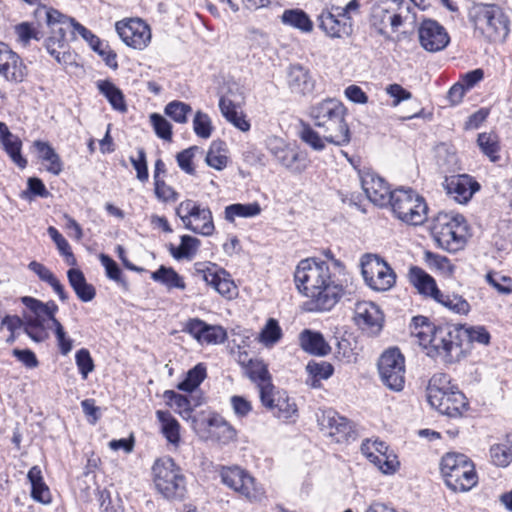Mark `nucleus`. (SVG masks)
Segmentation results:
<instances>
[{"label":"nucleus","mask_w":512,"mask_h":512,"mask_svg":"<svg viewBox=\"0 0 512 512\" xmlns=\"http://www.w3.org/2000/svg\"><path fill=\"white\" fill-rule=\"evenodd\" d=\"M294 281L298 291L309 298L305 304L309 311L332 309L344 291L329 264L316 258H306L298 263Z\"/></svg>","instance_id":"obj_1"},{"label":"nucleus","mask_w":512,"mask_h":512,"mask_svg":"<svg viewBox=\"0 0 512 512\" xmlns=\"http://www.w3.org/2000/svg\"><path fill=\"white\" fill-rule=\"evenodd\" d=\"M346 108L335 98H327L310 108L314 126L330 144L345 146L351 140L350 129L345 121Z\"/></svg>","instance_id":"obj_2"},{"label":"nucleus","mask_w":512,"mask_h":512,"mask_svg":"<svg viewBox=\"0 0 512 512\" xmlns=\"http://www.w3.org/2000/svg\"><path fill=\"white\" fill-rule=\"evenodd\" d=\"M411 335L419 340V344L428 350L427 355L439 358L445 364H453L460 360L461 330L454 324L438 325L434 332H426L417 327L410 328Z\"/></svg>","instance_id":"obj_3"},{"label":"nucleus","mask_w":512,"mask_h":512,"mask_svg":"<svg viewBox=\"0 0 512 512\" xmlns=\"http://www.w3.org/2000/svg\"><path fill=\"white\" fill-rule=\"evenodd\" d=\"M449 385L446 374H434L427 386V400L439 413L457 418L468 409V401L461 391Z\"/></svg>","instance_id":"obj_4"},{"label":"nucleus","mask_w":512,"mask_h":512,"mask_svg":"<svg viewBox=\"0 0 512 512\" xmlns=\"http://www.w3.org/2000/svg\"><path fill=\"white\" fill-rule=\"evenodd\" d=\"M432 235L440 248L455 253L467 243L468 224L460 214L439 213L434 220Z\"/></svg>","instance_id":"obj_5"},{"label":"nucleus","mask_w":512,"mask_h":512,"mask_svg":"<svg viewBox=\"0 0 512 512\" xmlns=\"http://www.w3.org/2000/svg\"><path fill=\"white\" fill-rule=\"evenodd\" d=\"M440 470L446 485L454 492H467L478 482L474 463L461 453H446Z\"/></svg>","instance_id":"obj_6"},{"label":"nucleus","mask_w":512,"mask_h":512,"mask_svg":"<svg viewBox=\"0 0 512 512\" xmlns=\"http://www.w3.org/2000/svg\"><path fill=\"white\" fill-rule=\"evenodd\" d=\"M156 490L168 500H182L186 494V479L171 457H162L152 466Z\"/></svg>","instance_id":"obj_7"},{"label":"nucleus","mask_w":512,"mask_h":512,"mask_svg":"<svg viewBox=\"0 0 512 512\" xmlns=\"http://www.w3.org/2000/svg\"><path fill=\"white\" fill-rule=\"evenodd\" d=\"M388 205L400 220L408 224L420 225L426 220L428 208L425 200L412 188L393 190Z\"/></svg>","instance_id":"obj_8"},{"label":"nucleus","mask_w":512,"mask_h":512,"mask_svg":"<svg viewBox=\"0 0 512 512\" xmlns=\"http://www.w3.org/2000/svg\"><path fill=\"white\" fill-rule=\"evenodd\" d=\"M412 5L408 0H379L374 5L371 14V24L381 35L391 27L395 32L411 18Z\"/></svg>","instance_id":"obj_9"},{"label":"nucleus","mask_w":512,"mask_h":512,"mask_svg":"<svg viewBox=\"0 0 512 512\" xmlns=\"http://www.w3.org/2000/svg\"><path fill=\"white\" fill-rule=\"evenodd\" d=\"M360 13V2L351 0L345 7L332 6L318 16L319 28L329 37L341 38L352 33V14Z\"/></svg>","instance_id":"obj_10"},{"label":"nucleus","mask_w":512,"mask_h":512,"mask_svg":"<svg viewBox=\"0 0 512 512\" xmlns=\"http://www.w3.org/2000/svg\"><path fill=\"white\" fill-rule=\"evenodd\" d=\"M176 215L181 219L184 227L193 233L211 236L215 231L212 212L199 202L186 199L176 207Z\"/></svg>","instance_id":"obj_11"},{"label":"nucleus","mask_w":512,"mask_h":512,"mask_svg":"<svg viewBox=\"0 0 512 512\" xmlns=\"http://www.w3.org/2000/svg\"><path fill=\"white\" fill-rule=\"evenodd\" d=\"M482 34L490 42H504L510 32V19L498 5H484L478 12Z\"/></svg>","instance_id":"obj_12"},{"label":"nucleus","mask_w":512,"mask_h":512,"mask_svg":"<svg viewBox=\"0 0 512 512\" xmlns=\"http://www.w3.org/2000/svg\"><path fill=\"white\" fill-rule=\"evenodd\" d=\"M362 275L366 284L375 291H387L396 283V274L380 256L366 254L361 260Z\"/></svg>","instance_id":"obj_13"},{"label":"nucleus","mask_w":512,"mask_h":512,"mask_svg":"<svg viewBox=\"0 0 512 512\" xmlns=\"http://www.w3.org/2000/svg\"><path fill=\"white\" fill-rule=\"evenodd\" d=\"M267 149L278 164L292 174H301L308 165L307 154L297 147L286 144L282 139L273 137L267 142Z\"/></svg>","instance_id":"obj_14"},{"label":"nucleus","mask_w":512,"mask_h":512,"mask_svg":"<svg viewBox=\"0 0 512 512\" xmlns=\"http://www.w3.org/2000/svg\"><path fill=\"white\" fill-rule=\"evenodd\" d=\"M380 377L384 385L401 391L405 384V360L398 348L385 351L378 362Z\"/></svg>","instance_id":"obj_15"},{"label":"nucleus","mask_w":512,"mask_h":512,"mask_svg":"<svg viewBox=\"0 0 512 512\" xmlns=\"http://www.w3.org/2000/svg\"><path fill=\"white\" fill-rule=\"evenodd\" d=\"M221 479L225 485L249 500H258L263 495V491L256 485L255 479L240 467L223 468Z\"/></svg>","instance_id":"obj_16"},{"label":"nucleus","mask_w":512,"mask_h":512,"mask_svg":"<svg viewBox=\"0 0 512 512\" xmlns=\"http://www.w3.org/2000/svg\"><path fill=\"white\" fill-rule=\"evenodd\" d=\"M321 431L334 438L337 443L356 439V433L347 418L340 416L334 410L323 411L318 416Z\"/></svg>","instance_id":"obj_17"},{"label":"nucleus","mask_w":512,"mask_h":512,"mask_svg":"<svg viewBox=\"0 0 512 512\" xmlns=\"http://www.w3.org/2000/svg\"><path fill=\"white\" fill-rule=\"evenodd\" d=\"M354 320L362 331L377 336L383 329L384 314L375 303L360 301L355 304Z\"/></svg>","instance_id":"obj_18"},{"label":"nucleus","mask_w":512,"mask_h":512,"mask_svg":"<svg viewBox=\"0 0 512 512\" xmlns=\"http://www.w3.org/2000/svg\"><path fill=\"white\" fill-rule=\"evenodd\" d=\"M266 389L264 388L260 400L262 405L270 410L275 417L281 420H289L297 416V405L286 391L276 390L275 386L272 391Z\"/></svg>","instance_id":"obj_19"},{"label":"nucleus","mask_w":512,"mask_h":512,"mask_svg":"<svg viewBox=\"0 0 512 512\" xmlns=\"http://www.w3.org/2000/svg\"><path fill=\"white\" fill-rule=\"evenodd\" d=\"M116 31L122 41L134 49H144L151 40L149 26L140 19L117 22Z\"/></svg>","instance_id":"obj_20"},{"label":"nucleus","mask_w":512,"mask_h":512,"mask_svg":"<svg viewBox=\"0 0 512 512\" xmlns=\"http://www.w3.org/2000/svg\"><path fill=\"white\" fill-rule=\"evenodd\" d=\"M195 271L203 281L212 286L220 295L228 298L233 297L236 286L225 270H218L215 264L196 263Z\"/></svg>","instance_id":"obj_21"},{"label":"nucleus","mask_w":512,"mask_h":512,"mask_svg":"<svg viewBox=\"0 0 512 512\" xmlns=\"http://www.w3.org/2000/svg\"><path fill=\"white\" fill-rule=\"evenodd\" d=\"M360 180L367 198L372 203L380 207L388 206L393 191L384 178L367 170L360 172Z\"/></svg>","instance_id":"obj_22"},{"label":"nucleus","mask_w":512,"mask_h":512,"mask_svg":"<svg viewBox=\"0 0 512 512\" xmlns=\"http://www.w3.org/2000/svg\"><path fill=\"white\" fill-rule=\"evenodd\" d=\"M422 47L429 52L443 50L450 41L445 28L432 19L424 20L418 30Z\"/></svg>","instance_id":"obj_23"},{"label":"nucleus","mask_w":512,"mask_h":512,"mask_svg":"<svg viewBox=\"0 0 512 512\" xmlns=\"http://www.w3.org/2000/svg\"><path fill=\"white\" fill-rule=\"evenodd\" d=\"M0 74L10 82L20 83L27 75V67L20 56L0 42Z\"/></svg>","instance_id":"obj_24"},{"label":"nucleus","mask_w":512,"mask_h":512,"mask_svg":"<svg viewBox=\"0 0 512 512\" xmlns=\"http://www.w3.org/2000/svg\"><path fill=\"white\" fill-rule=\"evenodd\" d=\"M443 187L446 193L456 202L465 204L480 189V184L471 176L461 174L446 177Z\"/></svg>","instance_id":"obj_25"},{"label":"nucleus","mask_w":512,"mask_h":512,"mask_svg":"<svg viewBox=\"0 0 512 512\" xmlns=\"http://www.w3.org/2000/svg\"><path fill=\"white\" fill-rule=\"evenodd\" d=\"M287 85L292 93L305 96L313 92L315 80L309 69L300 64H292L287 70Z\"/></svg>","instance_id":"obj_26"},{"label":"nucleus","mask_w":512,"mask_h":512,"mask_svg":"<svg viewBox=\"0 0 512 512\" xmlns=\"http://www.w3.org/2000/svg\"><path fill=\"white\" fill-rule=\"evenodd\" d=\"M240 363L245 368V373L249 379L257 384L260 397H262L264 388H267L268 391L273 390L274 385L271 382L270 373L263 361L250 359L247 363L244 361H240Z\"/></svg>","instance_id":"obj_27"},{"label":"nucleus","mask_w":512,"mask_h":512,"mask_svg":"<svg viewBox=\"0 0 512 512\" xmlns=\"http://www.w3.org/2000/svg\"><path fill=\"white\" fill-rule=\"evenodd\" d=\"M410 283L420 294L430 296L433 299L439 295V289L432 276L418 266H412L408 273Z\"/></svg>","instance_id":"obj_28"},{"label":"nucleus","mask_w":512,"mask_h":512,"mask_svg":"<svg viewBox=\"0 0 512 512\" xmlns=\"http://www.w3.org/2000/svg\"><path fill=\"white\" fill-rule=\"evenodd\" d=\"M299 341L301 348L313 355L325 356L331 350L320 332L305 329L300 333Z\"/></svg>","instance_id":"obj_29"},{"label":"nucleus","mask_w":512,"mask_h":512,"mask_svg":"<svg viewBox=\"0 0 512 512\" xmlns=\"http://www.w3.org/2000/svg\"><path fill=\"white\" fill-rule=\"evenodd\" d=\"M67 277L70 286L81 301L90 302L95 298L96 290L94 286L86 281V278L80 269H69L67 271Z\"/></svg>","instance_id":"obj_30"},{"label":"nucleus","mask_w":512,"mask_h":512,"mask_svg":"<svg viewBox=\"0 0 512 512\" xmlns=\"http://www.w3.org/2000/svg\"><path fill=\"white\" fill-rule=\"evenodd\" d=\"M33 146L38 153V157L49 163L46 170L53 175H59L63 170V162L55 149L48 142L41 140L34 141Z\"/></svg>","instance_id":"obj_31"},{"label":"nucleus","mask_w":512,"mask_h":512,"mask_svg":"<svg viewBox=\"0 0 512 512\" xmlns=\"http://www.w3.org/2000/svg\"><path fill=\"white\" fill-rule=\"evenodd\" d=\"M27 478L31 483V497L37 502L49 503L51 501V494L48 486L43 481L41 469L38 466L31 467Z\"/></svg>","instance_id":"obj_32"},{"label":"nucleus","mask_w":512,"mask_h":512,"mask_svg":"<svg viewBox=\"0 0 512 512\" xmlns=\"http://www.w3.org/2000/svg\"><path fill=\"white\" fill-rule=\"evenodd\" d=\"M158 421L161 423V432L166 440L178 446L180 443V424L169 411H156Z\"/></svg>","instance_id":"obj_33"},{"label":"nucleus","mask_w":512,"mask_h":512,"mask_svg":"<svg viewBox=\"0 0 512 512\" xmlns=\"http://www.w3.org/2000/svg\"><path fill=\"white\" fill-rule=\"evenodd\" d=\"M281 22L304 33H310L313 30V22L310 17L299 8L286 9L281 15Z\"/></svg>","instance_id":"obj_34"},{"label":"nucleus","mask_w":512,"mask_h":512,"mask_svg":"<svg viewBox=\"0 0 512 512\" xmlns=\"http://www.w3.org/2000/svg\"><path fill=\"white\" fill-rule=\"evenodd\" d=\"M219 108L225 119L236 128L242 132L250 130V123L246 120L245 115L237 110L236 105L230 99L221 97Z\"/></svg>","instance_id":"obj_35"},{"label":"nucleus","mask_w":512,"mask_h":512,"mask_svg":"<svg viewBox=\"0 0 512 512\" xmlns=\"http://www.w3.org/2000/svg\"><path fill=\"white\" fill-rule=\"evenodd\" d=\"M362 452L367 456L369 461L373 463L382 473L393 474L399 467V461L396 455L390 453L376 454L374 452H368L369 447L367 444H363L361 447Z\"/></svg>","instance_id":"obj_36"},{"label":"nucleus","mask_w":512,"mask_h":512,"mask_svg":"<svg viewBox=\"0 0 512 512\" xmlns=\"http://www.w3.org/2000/svg\"><path fill=\"white\" fill-rule=\"evenodd\" d=\"M151 278L158 282L167 289H180L184 290L186 288L183 277L180 276L172 267H166L161 265L156 271L152 272Z\"/></svg>","instance_id":"obj_37"},{"label":"nucleus","mask_w":512,"mask_h":512,"mask_svg":"<svg viewBox=\"0 0 512 512\" xmlns=\"http://www.w3.org/2000/svg\"><path fill=\"white\" fill-rule=\"evenodd\" d=\"M490 458L494 465L507 467L512 462V437L506 435L502 442L490 447Z\"/></svg>","instance_id":"obj_38"},{"label":"nucleus","mask_w":512,"mask_h":512,"mask_svg":"<svg viewBox=\"0 0 512 512\" xmlns=\"http://www.w3.org/2000/svg\"><path fill=\"white\" fill-rule=\"evenodd\" d=\"M97 87L115 110L120 112L127 110L124 95L114 83L109 80H100L97 82Z\"/></svg>","instance_id":"obj_39"},{"label":"nucleus","mask_w":512,"mask_h":512,"mask_svg":"<svg viewBox=\"0 0 512 512\" xmlns=\"http://www.w3.org/2000/svg\"><path fill=\"white\" fill-rule=\"evenodd\" d=\"M200 246V240L190 235L181 236V243L178 247L169 245V252L176 260L192 259Z\"/></svg>","instance_id":"obj_40"},{"label":"nucleus","mask_w":512,"mask_h":512,"mask_svg":"<svg viewBox=\"0 0 512 512\" xmlns=\"http://www.w3.org/2000/svg\"><path fill=\"white\" fill-rule=\"evenodd\" d=\"M306 370L310 376V379L307 380V383L313 388L319 387L320 380L328 379L334 372L333 366L326 361H310L306 366Z\"/></svg>","instance_id":"obj_41"},{"label":"nucleus","mask_w":512,"mask_h":512,"mask_svg":"<svg viewBox=\"0 0 512 512\" xmlns=\"http://www.w3.org/2000/svg\"><path fill=\"white\" fill-rule=\"evenodd\" d=\"M261 207L257 202L253 203H236L225 207V219L228 222H234L236 217L249 218L259 215Z\"/></svg>","instance_id":"obj_42"},{"label":"nucleus","mask_w":512,"mask_h":512,"mask_svg":"<svg viewBox=\"0 0 512 512\" xmlns=\"http://www.w3.org/2000/svg\"><path fill=\"white\" fill-rule=\"evenodd\" d=\"M164 398L166 399L167 405L174 408L175 412L179 413L184 419H189L192 414L191 402L187 396L176 393L173 390H166L164 392Z\"/></svg>","instance_id":"obj_43"},{"label":"nucleus","mask_w":512,"mask_h":512,"mask_svg":"<svg viewBox=\"0 0 512 512\" xmlns=\"http://www.w3.org/2000/svg\"><path fill=\"white\" fill-rule=\"evenodd\" d=\"M477 144L482 153L492 162H497L500 159L498 155L500 145L496 134L487 132L480 133L477 138Z\"/></svg>","instance_id":"obj_44"},{"label":"nucleus","mask_w":512,"mask_h":512,"mask_svg":"<svg viewBox=\"0 0 512 512\" xmlns=\"http://www.w3.org/2000/svg\"><path fill=\"white\" fill-rule=\"evenodd\" d=\"M205 377V367L202 364H198L188 371L185 379L177 385V388L181 391L192 392L203 382Z\"/></svg>","instance_id":"obj_45"},{"label":"nucleus","mask_w":512,"mask_h":512,"mask_svg":"<svg viewBox=\"0 0 512 512\" xmlns=\"http://www.w3.org/2000/svg\"><path fill=\"white\" fill-rule=\"evenodd\" d=\"M209 426L214 428L212 435L221 443L226 444L236 437L235 429L222 418H210Z\"/></svg>","instance_id":"obj_46"},{"label":"nucleus","mask_w":512,"mask_h":512,"mask_svg":"<svg viewBox=\"0 0 512 512\" xmlns=\"http://www.w3.org/2000/svg\"><path fill=\"white\" fill-rule=\"evenodd\" d=\"M439 295L440 296L437 295L434 300L453 312L458 314H467L470 311L469 303L462 296L456 294H443L441 291H439Z\"/></svg>","instance_id":"obj_47"},{"label":"nucleus","mask_w":512,"mask_h":512,"mask_svg":"<svg viewBox=\"0 0 512 512\" xmlns=\"http://www.w3.org/2000/svg\"><path fill=\"white\" fill-rule=\"evenodd\" d=\"M1 145L19 168L24 169L27 166V160L21 155L22 142L18 136L13 135L8 140L1 142Z\"/></svg>","instance_id":"obj_48"},{"label":"nucleus","mask_w":512,"mask_h":512,"mask_svg":"<svg viewBox=\"0 0 512 512\" xmlns=\"http://www.w3.org/2000/svg\"><path fill=\"white\" fill-rule=\"evenodd\" d=\"M300 138L304 143L316 151H322L325 148V142H327L323 138L321 131H315L309 124H303L300 132Z\"/></svg>","instance_id":"obj_49"},{"label":"nucleus","mask_w":512,"mask_h":512,"mask_svg":"<svg viewBox=\"0 0 512 512\" xmlns=\"http://www.w3.org/2000/svg\"><path fill=\"white\" fill-rule=\"evenodd\" d=\"M457 328L461 330L460 333V349L463 351L462 348V339L464 336H466L469 341L471 342H477L479 344L487 345L490 342V334L489 332L482 326L478 327H471V328H464L461 325H456Z\"/></svg>","instance_id":"obj_50"},{"label":"nucleus","mask_w":512,"mask_h":512,"mask_svg":"<svg viewBox=\"0 0 512 512\" xmlns=\"http://www.w3.org/2000/svg\"><path fill=\"white\" fill-rule=\"evenodd\" d=\"M191 111V106L181 101H172L165 107V114L175 122L181 124L187 122V114Z\"/></svg>","instance_id":"obj_51"},{"label":"nucleus","mask_w":512,"mask_h":512,"mask_svg":"<svg viewBox=\"0 0 512 512\" xmlns=\"http://www.w3.org/2000/svg\"><path fill=\"white\" fill-rule=\"evenodd\" d=\"M47 231L53 242L56 244L59 252L66 257L67 263L70 265H75L76 259L71 251V247L68 241L53 226H50Z\"/></svg>","instance_id":"obj_52"},{"label":"nucleus","mask_w":512,"mask_h":512,"mask_svg":"<svg viewBox=\"0 0 512 512\" xmlns=\"http://www.w3.org/2000/svg\"><path fill=\"white\" fill-rule=\"evenodd\" d=\"M193 130L198 137L209 138L213 131L210 117L202 111H197L193 119Z\"/></svg>","instance_id":"obj_53"},{"label":"nucleus","mask_w":512,"mask_h":512,"mask_svg":"<svg viewBox=\"0 0 512 512\" xmlns=\"http://www.w3.org/2000/svg\"><path fill=\"white\" fill-rule=\"evenodd\" d=\"M150 122L154 128L156 135L164 140L170 141L172 138V125L166 118L158 113L150 115Z\"/></svg>","instance_id":"obj_54"},{"label":"nucleus","mask_w":512,"mask_h":512,"mask_svg":"<svg viewBox=\"0 0 512 512\" xmlns=\"http://www.w3.org/2000/svg\"><path fill=\"white\" fill-rule=\"evenodd\" d=\"M282 337V330L278 321L270 318L261 331V340L264 344H275Z\"/></svg>","instance_id":"obj_55"},{"label":"nucleus","mask_w":512,"mask_h":512,"mask_svg":"<svg viewBox=\"0 0 512 512\" xmlns=\"http://www.w3.org/2000/svg\"><path fill=\"white\" fill-rule=\"evenodd\" d=\"M154 194L159 201L164 203L175 202L179 198V193L167 185L164 179L154 182Z\"/></svg>","instance_id":"obj_56"},{"label":"nucleus","mask_w":512,"mask_h":512,"mask_svg":"<svg viewBox=\"0 0 512 512\" xmlns=\"http://www.w3.org/2000/svg\"><path fill=\"white\" fill-rule=\"evenodd\" d=\"M72 27L76 32H78L84 40L88 42L90 47L97 52L98 54H104L103 53V46L105 45L99 37L94 35L90 30H88L86 27L81 25L80 23L76 22L75 20H71Z\"/></svg>","instance_id":"obj_57"},{"label":"nucleus","mask_w":512,"mask_h":512,"mask_svg":"<svg viewBox=\"0 0 512 512\" xmlns=\"http://www.w3.org/2000/svg\"><path fill=\"white\" fill-rule=\"evenodd\" d=\"M487 282L493 286L501 294L512 293V279L509 276L500 275L499 273L489 272L486 275Z\"/></svg>","instance_id":"obj_58"},{"label":"nucleus","mask_w":512,"mask_h":512,"mask_svg":"<svg viewBox=\"0 0 512 512\" xmlns=\"http://www.w3.org/2000/svg\"><path fill=\"white\" fill-rule=\"evenodd\" d=\"M227 337L226 331L221 327L217 325H205V328L203 330V334L201 336V342L200 343H207V344H217L222 343L225 341Z\"/></svg>","instance_id":"obj_59"},{"label":"nucleus","mask_w":512,"mask_h":512,"mask_svg":"<svg viewBox=\"0 0 512 512\" xmlns=\"http://www.w3.org/2000/svg\"><path fill=\"white\" fill-rule=\"evenodd\" d=\"M50 195L43 181L37 177H31L27 181V190L22 192L23 198L42 197L47 198Z\"/></svg>","instance_id":"obj_60"},{"label":"nucleus","mask_w":512,"mask_h":512,"mask_svg":"<svg viewBox=\"0 0 512 512\" xmlns=\"http://www.w3.org/2000/svg\"><path fill=\"white\" fill-rule=\"evenodd\" d=\"M17 41L23 46H27L31 39L39 40L38 31L29 22H22L14 27Z\"/></svg>","instance_id":"obj_61"},{"label":"nucleus","mask_w":512,"mask_h":512,"mask_svg":"<svg viewBox=\"0 0 512 512\" xmlns=\"http://www.w3.org/2000/svg\"><path fill=\"white\" fill-rule=\"evenodd\" d=\"M75 360L82 378L86 379L88 374L91 373L95 367L90 352L85 348L78 350L75 355Z\"/></svg>","instance_id":"obj_62"},{"label":"nucleus","mask_w":512,"mask_h":512,"mask_svg":"<svg viewBox=\"0 0 512 512\" xmlns=\"http://www.w3.org/2000/svg\"><path fill=\"white\" fill-rule=\"evenodd\" d=\"M138 158L130 157V162L134 169L136 170V177L141 182H146L148 180V167L146 161V152L143 148L137 149Z\"/></svg>","instance_id":"obj_63"},{"label":"nucleus","mask_w":512,"mask_h":512,"mask_svg":"<svg viewBox=\"0 0 512 512\" xmlns=\"http://www.w3.org/2000/svg\"><path fill=\"white\" fill-rule=\"evenodd\" d=\"M21 302L31 312L32 316L48 320L44 302L30 296L22 297Z\"/></svg>","instance_id":"obj_64"}]
</instances>
